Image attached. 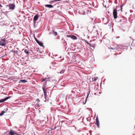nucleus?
<instances>
[{"label": "nucleus", "instance_id": "nucleus-1", "mask_svg": "<svg viewBox=\"0 0 135 135\" xmlns=\"http://www.w3.org/2000/svg\"><path fill=\"white\" fill-rule=\"evenodd\" d=\"M8 42V41L6 40V39L2 38L0 40V45L2 46H5Z\"/></svg>", "mask_w": 135, "mask_h": 135}, {"label": "nucleus", "instance_id": "nucleus-2", "mask_svg": "<svg viewBox=\"0 0 135 135\" xmlns=\"http://www.w3.org/2000/svg\"><path fill=\"white\" fill-rule=\"evenodd\" d=\"M118 7L116 6V7L115 8V7H114L113 8V15L114 17V18L115 19H116L117 18V9Z\"/></svg>", "mask_w": 135, "mask_h": 135}, {"label": "nucleus", "instance_id": "nucleus-3", "mask_svg": "<svg viewBox=\"0 0 135 135\" xmlns=\"http://www.w3.org/2000/svg\"><path fill=\"white\" fill-rule=\"evenodd\" d=\"M42 89L43 90L44 93V95L45 99L46 100H45V102H47V101H48L49 100V98L47 97V89H46L45 87H43Z\"/></svg>", "mask_w": 135, "mask_h": 135}, {"label": "nucleus", "instance_id": "nucleus-4", "mask_svg": "<svg viewBox=\"0 0 135 135\" xmlns=\"http://www.w3.org/2000/svg\"><path fill=\"white\" fill-rule=\"evenodd\" d=\"M9 9L13 10L15 8V6L14 4H9Z\"/></svg>", "mask_w": 135, "mask_h": 135}, {"label": "nucleus", "instance_id": "nucleus-5", "mask_svg": "<svg viewBox=\"0 0 135 135\" xmlns=\"http://www.w3.org/2000/svg\"><path fill=\"white\" fill-rule=\"evenodd\" d=\"M66 36L68 37H70L72 39L74 40H76L77 39V38L76 36L75 35H67Z\"/></svg>", "mask_w": 135, "mask_h": 135}, {"label": "nucleus", "instance_id": "nucleus-6", "mask_svg": "<svg viewBox=\"0 0 135 135\" xmlns=\"http://www.w3.org/2000/svg\"><path fill=\"white\" fill-rule=\"evenodd\" d=\"M99 28L98 26H93V30H94L95 31L98 32L99 31Z\"/></svg>", "mask_w": 135, "mask_h": 135}, {"label": "nucleus", "instance_id": "nucleus-7", "mask_svg": "<svg viewBox=\"0 0 135 135\" xmlns=\"http://www.w3.org/2000/svg\"><path fill=\"white\" fill-rule=\"evenodd\" d=\"M16 131H15L11 129L9 131V133L11 135H13L14 134L17 135V134L16 133Z\"/></svg>", "mask_w": 135, "mask_h": 135}, {"label": "nucleus", "instance_id": "nucleus-8", "mask_svg": "<svg viewBox=\"0 0 135 135\" xmlns=\"http://www.w3.org/2000/svg\"><path fill=\"white\" fill-rule=\"evenodd\" d=\"M87 29L89 32H91L93 31V26H89L88 27Z\"/></svg>", "mask_w": 135, "mask_h": 135}, {"label": "nucleus", "instance_id": "nucleus-9", "mask_svg": "<svg viewBox=\"0 0 135 135\" xmlns=\"http://www.w3.org/2000/svg\"><path fill=\"white\" fill-rule=\"evenodd\" d=\"M9 98H10V97H6V98L4 99H2L0 100V103L6 101V100H7V99H8Z\"/></svg>", "mask_w": 135, "mask_h": 135}, {"label": "nucleus", "instance_id": "nucleus-10", "mask_svg": "<svg viewBox=\"0 0 135 135\" xmlns=\"http://www.w3.org/2000/svg\"><path fill=\"white\" fill-rule=\"evenodd\" d=\"M35 40L37 42L40 46H43V44L41 42L38 41L37 38H35Z\"/></svg>", "mask_w": 135, "mask_h": 135}, {"label": "nucleus", "instance_id": "nucleus-11", "mask_svg": "<svg viewBox=\"0 0 135 135\" xmlns=\"http://www.w3.org/2000/svg\"><path fill=\"white\" fill-rule=\"evenodd\" d=\"M38 15H35L33 17V21L34 23L38 19Z\"/></svg>", "mask_w": 135, "mask_h": 135}, {"label": "nucleus", "instance_id": "nucleus-12", "mask_svg": "<svg viewBox=\"0 0 135 135\" xmlns=\"http://www.w3.org/2000/svg\"><path fill=\"white\" fill-rule=\"evenodd\" d=\"M96 124L97 125V127H99V121L98 117H97L96 118Z\"/></svg>", "mask_w": 135, "mask_h": 135}, {"label": "nucleus", "instance_id": "nucleus-13", "mask_svg": "<svg viewBox=\"0 0 135 135\" xmlns=\"http://www.w3.org/2000/svg\"><path fill=\"white\" fill-rule=\"evenodd\" d=\"M45 6L49 8H52L53 7V6L51 4H46L45 5Z\"/></svg>", "mask_w": 135, "mask_h": 135}, {"label": "nucleus", "instance_id": "nucleus-14", "mask_svg": "<svg viewBox=\"0 0 135 135\" xmlns=\"http://www.w3.org/2000/svg\"><path fill=\"white\" fill-rule=\"evenodd\" d=\"M27 81H26L25 80H21L20 81V82H21V83H26Z\"/></svg>", "mask_w": 135, "mask_h": 135}, {"label": "nucleus", "instance_id": "nucleus-15", "mask_svg": "<svg viewBox=\"0 0 135 135\" xmlns=\"http://www.w3.org/2000/svg\"><path fill=\"white\" fill-rule=\"evenodd\" d=\"M53 34L55 36H57V32L53 31Z\"/></svg>", "mask_w": 135, "mask_h": 135}, {"label": "nucleus", "instance_id": "nucleus-16", "mask_svg": "<svg viewBox=\"0 0 135 135\" xmlns=\"http://www.w3.org/2000/svg\"><path fill=\"white\" fill-rule=\"evenodd\" d=\"M24 52L27 54H28L29 53L28 50L27 49H25L24 50Z\"/></svg>", "mask_w": 135, "mask_h": 135}, {"label": "nucleus", "instance_id": "nucleus-17", "mask_svg": "<svg viewBox=\"0 0 135 135\" xmlns=\"http://www.w3.org/2000/svg\"><path fill=\"white\" fill-rule=\"evenodd\" d=\"M5 112L4 111H2L0 113V115H3L5 113Z\"/></svg>", "mask_w": 135, "mask_h": 135}, {"label": "nucleus", "instance_id": "nucleus-18", "mask_svg": "<svg viewBox=\"0 0 135 135\" xmlns=\"http://www.w3.org/2000/svg\"><path fill=\"white\" fill-rule=\"evenodd\" d=\"M98 78V77H96L95 78H94V81H96V80H97Z\"/></svg>", "mask_w": 135, "mask_h": 135}, {"label": "nucleus", "instance_id": "nucleus-19", "mask_svg": "<svg viewBox=\"0 0 135 135\" xmlns=\"http://www.w3.org/2000/svg\"><path fill=\"white\" fill-rule=\"evenodd\" d=\"M116 48L115 47H114V48H112V47H110V49H112V50H114L115 49H116Z\"/></svg>", "mask_w": 135, "mask_h": 135}, {"label": "nucleus", "instance_id": "nucleus-20", "mask_svg": "<svg viewBox=\"0 0 135 135\" xmlns=\"http://www.w3.org/2000/svg\"><path fill=\"white\" fill-rule=\"evenodd\" d=\"M46 79H42V81L43 82Z\"/></svg>", "mask_w": 135, "mask_h": 135}, {"label": "nucleus", "instance_id": "nucleus-21", "mask_svg": "<svg viewBox=\"0 0 135 135\" xmlns=\"http://www.w3.org/2000/svg\"><path fill=\"white\" fill-rule=\"evenodd\" d=\"M36 100L38 102H39L40 101V100H39V99L38 98L36 99Z\"/></svg>", "mask_w": 135, "mask_h": 135}, {"label": "nucleus", "instance_id": "nucleus-22", "mask_svg": "<svg viewBox=\"0 0 135 135\" xmlns=\"http://www.w3.org/2000/svg\"><path fill=\"white\" fill-rule=\"evenodd\" d=\"M60 73H64V72H63V71L62 70L61 71H60Z\"/></svg>", "mask_w": 135, "mask_h": 135}, {"label": "nucleus", "instance_id": "nucleus-23", "mask_svg": "<svg viewBox=\"0 0 135 135\" xmlns=\"http://www.w3.org/2000/svg\"><path fill=\"white\" fill-rule=\"evenodd\" d=\"M13 51V52L15 53H17V51H16V52H15V51Z\"/></svg>", "mask_w": 135, "mask_h": 135}, {"label": "nucleus", "instance_id": "nucleus-24", "mask_svg": "<svg viewBox=\"0 0 135 135\" xmlns=\"http://www.w3.org/2000/svg\"><path fill=\"white\" fill-rule=\"evenodd\" d=\"M2 7V6L1 5V4H0V7Z\"/></svg>", "mask_w": 135, "mask_h": 135}, {"label": "nucleus", "instance_id": "nucleus-25", "mask_svg": "<svg viewBox=\"0 0 135 135\" xmlns=\"http://www.w3.org/2000/svg\"><path fill=\"white\" fill-rule=\"evenodd\" d=\"M61 0H55V1H60Z\"/></svg>", "mask_w": 135, "mask_h": 135}, {"label": "nucleus", "instance_id": "nucleus-26", "mask_svg": "<svg viewBox=\"0 0 135 135\" xmlns=\"http://www.w3.org/2000/svg\"><path fill=\"white\" fill-rule=\"evenodd\" d=\"M104 7L106 8H107V7H106V5H105V6H104Z\"/></svg>", "mask_w": 135, "mask_h": 135}, {"label": "nucleus", "instance_id": "nucleus-27", "mask_svg": "<svg viewBox=\"0 0 135 135\" xmlns=\"http://www.w3.org/2000/svg\"><path fill=\"white\" fill-rule=\"evenodd\" d=\"M122 7H121V11H122Z\"/></svg>", "mask_w": 135, "mask_h": 135}, {"label": "nucleus", "instance_id": "nucleus-28", "mask_svg": "<svg viewBox=\"0 0 135 135\" xmlns=\"http://www.w3.org/2000/svg\"><path fill=\"white\" fill-rule=\"evenodd\" d=\"M114 3H115L116 4H117V2L116 1H115Z\"/></svg>", "mask_w": 135, "mask_h": 135}, {"label": "nucleus", "instance_id": "nucleus-29", "mask_svg": "<svg viewBox=\"0 0 135 135\" xmlns=\"http://www.w3.org/2000/svg\"><path fill=\"white\" fill-rule=\"evenodd\" d=\"M103 6H104V4H103Z\"/></svg>", "mask_w": 135, "mask_h": 135}, {"label": "nucleus", "instance_id": "nucleus-30", "mask_svg": "<svg viewBox=\"0 0 135 135\" xmlns=\"http://www.w3.org/2000/svg\"><path fill=\"white\" fill-rule=\"evenodd\" d=\"M119 38V37H117V38Z\"/></svg>", "mask_w": 135, "mask_h": 135}, {"label": "nucleus", "instance_id": "nucleus-31", "mask_svg": "<svg viewBox=\"0 0 135 135\" xmlns=\"http://www.w3.org/2000/svg\"><path fill=\"white\" fill-rule=\"evenodd\" d=\"M97 23H95V25H97L96 24Z\"/></svg>", "mask_w": 135, "mask_h": 135}, {"label": "nucleus", "instance_id": "nucleus-32", "mask_svg": "<svg viewBox=\"0 0 135 135\" xmlns=\"http://www.w3.org/2000/svg\"><path fill=\"white\" fill-rule=\"evenodd\" d=\"M13 28L14 29H15V28L14 27V28Z\"/></svg>", "mask_w": 135, "mask_h": 135}, {"label": "nucleus", "instance_id": "nucleus-33", "mask_svg": "<svg viewBox=\"0 0 135 135\" xmlns=\"http://www.w3.org/2000/svg\"><path fill=\"white\" fill-rule=\"evenodd\" d=\"M36 23V22H35V23ZM35 24H34V25Z\"/></svg>", "mask_w": 135, "mask_h": 135}]
</instances>
